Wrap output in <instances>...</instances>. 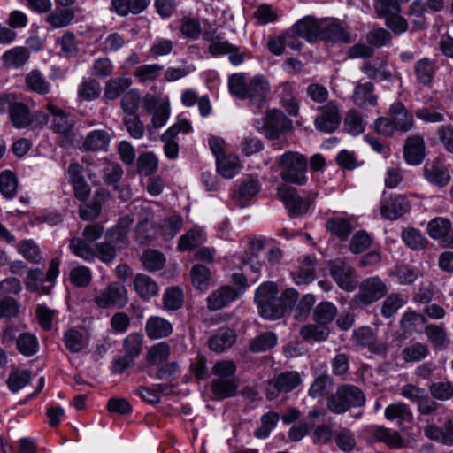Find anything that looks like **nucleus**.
Returning <instances> with one entry per match:
<instances>
[{"mask_svg": "<svg viewBox=\"0 0 453 453\" xmlns=\"http://www.w3.org/2000/svg\"><path fill=\"white\" fill-rule=\"evenodd\" d=\"M320 115L314 121L315 127L324 133H333L341 123V115L338 105L330 101L324 106L319 108Z\"/></svg>", "mask_w": 453, "mask_h": 453, "instance_id": "obj_10", "label": "nucleus"}, {"mask_svg": "<svg viewBox=\"0 0 453 453\" xmlns=\"http://www.w3.org/2000/svg\"><path fill=\"white\" fill-rule=\"evenodd\" d=\"M320 25L321 20L306 16L293 26V31L298 37H302L309 42H314L319 39Z\"/></svg>", "mask_w": 453, "mask_h": 453, "instance_id": "obj_21", "label": "nucleus"}, {"mask_svg": "<svg viewBox=\"0 0 453 453\" xmlns=\"http://www.w3.org/2000/svg\"><path fill=\"white\" fill-rule=\"evenodd\" d=\"M302 377L296 371L282 372L267 382L265 388L266 398L270 401L276 399L281 393H289L300 386Z\"/></svg>", "mask_w": 453, "mask_h": 453, "instance_id": "obj_4", "label": "nucleus"}, {"mask_svg": "<svg viewBox=\"0 0 453 453\" xmlns=\"http://www.w3.org/2000/svg\"><path fill=\"white\" fill-rule=\"evenodd\" d=\"M269 91L270 85L266 79L262 75H257L248 82L245 99H249L250 104L259 110L265 102Z\"/></svg>", "mask_w": 453, "mask_h": 453, "instance_id": "obj_14", "label": "nucleus"}, {"mask_svg": "<svg viewBox=\"0 0 453 453\" xmlns=\"http://www.w3.org/2000/svg\"><path fill=\"white\" fill-rule=\"evenodd\" d=\"M277 336L273 332L263 333L250 342L249 349L250 351L257 353L269 350L277 343Z\"/></svg>", "mask_w": 453, "mask_h": 453, "instance_id": "obj_45", "label": "nucleus"}, {"mask_svg": "<svg viewBox=\"0 0 453 453\" xmlns=\"http://www.w3.org/2000/svg\"><path fill=\"white\" fill-rule=\"evenodd\" d=\"M372 244V238L365 230L356 232L349 242V251L353 254H360L365 251Z\"/></svg>", "mask_w": 453, "mask_h": 453, "instance_id": "obj_60", "label": "nucleus"}, {"mask_svg": "<svg viewBox=\"0 0 453 453\" xmlns=\"http://www.w3.org/2000/svg\"><path fill=\"white\" fill-rule=\"evenodd\" d=\"M141 260L144 268L150 272L161 270L165 264L164 254L156 250H144Z\"/></svg>", "mask_w": 453, "mask_h": 453, "instance_id": "obj_47", "label": "nucleus"}, {"mask_svg": "<svg viewBox=\"0 0 453 453\" xmlns=\"http://www.w3.org/2000/svg\"><path fill=\"white\" fill-rule=\"evenodd\" d=\"M257 180L247 178L242 180L232 194V199L240 208L246 207L250 201L259 192Z\"/></svg>", "mask_w": 453, "mask_h": 453, "instance_id": "obj_17", "label": "nucleus"}, {"mask_svg": "<svg viewBox=\"0 0 453 453\" xmlns=\"http://www.w3.org/2000/svg\"><path fill=\"white\" fill-rule=\"evenodd\" d=\"M69 247L75 256L86 261H92L96 257V251L84 239L79 237L71 239Z\"/></svg>", "mask_w": 453, "mask_h": 453, "instance_id": "obj_55", "label": "nucleus"}, {"mask_svg": "<svg viewBox=\"0 0 453 453\" xmlns=\"http://www.w3.org/2000/svg\"><path fill=\"white\" fill-rule=\"evenodd\" d=\"M326 229L340 240L345 241L354 229L350 221L342 217L329 219L326 223Z\"/></svg>", "mask_w": 453, "mask_h": 453, "instance_id": "obj_34", "label": "nucleus"}, {"mask_svg": "<svg viewBox=\"0 0 453 453\" xmlns=\"http://www.w3.org/2000/svg\"><path fill=\"white\" fill-rule=\"evenodd\" d=\"M332 386V378L328 374H321L312 382L308 394L312 398L322 397L330 391Z\"/></svg>", "mask_w": 453, "mask_h": 453, "instance_id": "obj_54", "label": "nucleus"}, {"mask_svg": "<svg viewBox=\"0 0 453 453\" xmlns=\"http://www.w3.org/2000/svg\"><path fill=\"white\" fill-rule=\"evenodd\" d=\"M95 303L103 309H121L128 303L127 288L119 282H112L95 297Z\"/></svg>", "mask_w": 453, "mask_h": 453, "instance_id": "obj_6", "label": "nucleus"}, {"mask_svg": "<svg viewBox=\"0 0 453 453\" xmlns=\"http://www.w3.org/2000/svg\"><path fill=\"white\" fill-rule=\"evenodd\" d=\"M451 231V223L446 218H435L427 224V232L431 238L441 240L445 246V239L448 238Z\"/></svg>", "mask_w": 453, "mask_h": 453, "instance_id": "obj_36", "label": "nucleus"}, {"mask_svg": "<svg viewBox=\"0 0 453 453\" xmlns=\"http://www.w3.org/2000/svg\"><path fill=\"white\" fill-rule=\"evenodd\" d=\"M319 40L342 43L352 41L350 34L336 20H321Z\"/></svg>", "mask_w": 453, "mask_h": 453, "instance_id": "obj_16", "label": "nucleus"}, {"mask_svg": "<svg viewBox=\"0 0 453 453\" xmlns=\"http://www.w3.org/2000/svg\"><path fill=\"white\" fill-rule=\"evenodd\" d=\"M337 447L343 452L349 453L357 445L356 438L352 431L348 428H340L334 434Z\"/></svg>", "mask_w": 453, "mask_h": 453, "instance_id": "obj_48", "label": "nucleus"}, {"mask_svg": "<svg viewBox=\"0 0 453 453\" xmlns=\"http://www.w3.org/2000/svg\"><path fill=\"white\" fill-rule=\"evenodd\" d=\"M278 196L288 210L290 216L296 217L305 213L313 199H303L295 188L282 185L278 188Z\"/></svg>", "mask_w": 453, "mask_h": 453, "instance_id": "obj_9", "label": "nucleus"}, {"mask_svg": "<svg viewBox=\"0 0 453 453\" xmlns=\"http://www.w3.org/2000/svg\"><path fill=\"white\" fill-rule=\"evenodd\" d=\"M206 241L204 233L202 230L192 229L181 235L178 247L181 251L194 249Z\"/></svg>", "mask_w": 453, "mask_h": 453, "instance_id": "obj_53", "label": "nucleus"}, {"mask_svg": "<svg viewBox=\"0 0 453 453\" xmlns=\"http://www.w3.org/2000/svg\"><path fill=\"white\" fill-rule=\"evenodd\" d=\"M404 158L412 165H419L425 158V142L421 136L414 135L406 140Z\"/></svg>", "mask_w": 453, "mask_h": 453, "instance_id": "obj_25", "label": "nucleus"}, {"mask_svg": "<svg viewBox=\"0 0 453 453\" xmlns=\"http://www.w3.org/2000/svg\"><path fill=\"white\" fill-rule=\"evenodd\" d=\"M387 293L388 287L380 277H369L359 284L354 302L357 305L366 306L381 299Z\"/></svg>", "mask_w": 453, "mask_h": 453, "instance_id": "obj_5", "label": "nucleus"}, {"mask_svg": "<svg viewBox=\"0 0 453 453\" xmlns=\"http://www.w3.org/2000/svg\"><path fill=\"white\" fill-rule=\"evenodd\" d=\"M134 288L137 295L143 300H149L158 292L157 283L150 276L139 273L134 277Z\"/></svg>", "mask_w": 453, "mask_h": 453, "instance_id": "obj_30", "label": "nucleus"}, {"mask_svg": "<svg viewBox=\"0 0 453 453\" xmlns=\"http://www.w3.org/2000/svg\"><path fill=\"white\" fill-rule=\"evenodd\" d=\"M0 105L8 106L12 123L17 128H24L31 124L32 119L27 105L19 101L11 100L9 96L0 98Z\"/></svg>", "mask_w": 453, "mask_h": 453, "instance_id": "obj_13", "label": "nucleus"}, {"mask_svg": "<svg viewBox=\"0 0 453 453\" xmlns=\"http://www.w3.org/2000/svg\"><path fill=\"white\" fill-rule=\"evenodd\" d=\"M353 338L358 345L368 348L373 354L383 355L387 351V344L382 342H378L373 330L369 326H361L355 330Z\"/></svg>", "mask_w": 453, "mask_h": 453, "instance_id": "obj_18", "label": "nucleus"}, {"mask_svg": "<svg viewBox=\"0 0 453 453\" xmlns=\"http://www.w3.org/2000/svg\"><path fill=\"white\" fill-rule=\"evenodd\" d=\"M316 258L307 256L302 261L301 266L293 273V278L296 284H308L315 278Z\"/></svg>", "mask_w": 453, "mask_h": 453, "instance_id": "obj_33", "label": "nucleus"}, {"mask_svg": "<svg viewBox=\"0 0 453 453\" xmlns=\"http://www.w3.org/2000/svg\"><path fill=\"white\" fill-rule=\"evenodd\" d=\"M365 124L361 114L356 110L349 111L344 119L345 130L353 134L357 135L365 131Z\"/></svg>", "mask_w": 453, "mask_h": 453, "instance_id": "obj_58", "label": "nucleus"}, {"mask_svg": "<svg viewBox=\"0 0 453 453\" xmlns=\"http://www.w3.org/2000/svg\"><path fill=\"white\" fill-rule=\"evenodd\" d=\"M374 86L372 82H358L355 88L352 99L356 105L366 108L377 104V96L373 94Z\"/></svg>", "mask_w": 453, "mask_h": 453, "instance_id": "obj_28", "label": "nucleus"}, {"mask_svg": "<svg viewBox=\"0 0 453 453\" xmlns=\"http://www.w3.org/2000/svg\"><path fill=\"white\" fill-rule=\"evenodd\" d=\"M26 83L29 89L45 95L50 92V85L38 70H33L26 76Z\"/></svg>", "mask_w": 453, "mask_h": 453, "instance_id": "obj_51", "label": "nucleus"}, {"mask_svg": "<svg viewBox=\"0 0 453 453\" xmlns=\"http://www.w3.org/2000/svg\"><path fill=\"white\" fill-rule=\"evenodd\" d=\"M292 121L280 111L271 110L263 119L261 127H257L261 132L271 140L277 139L281 134L289 130Z\"/></svg>", "mask_w": 453, "mask_h": 453, "instance_id": "obj_7", "label": "nucleus"}, {"mask_svg": "<svg viewBox=\"0 0 453 453\" xmlns=\"http://www.w3.org/2000/svg\"><path fill=\"white\" fill-rule=\"evenodd\" d=\"M402 239L413 250H423L427 245V239L416 228L407 227L402 231Z\"/></svg>", "mask_w": 453, "mask_h": 453, "instance_id": "obj_44", "label": "nucleus"}, {"mask_svg": "<svg viewBox=\"0 0 453 453\" xmlns=\"http://www.w3.org/2000/svg\"><path fill=\"white\" fill-rule=\"evenodd\" d=\"M423 173L429 183L439 188L446 187L451 180L447 165L439 157L427 160L423 167Z\"/></svg>", "mask_w": 453, "mask_h": 453, "instance_id": "obj_11", "label": "nucleus"}, {"mask_svg": "<svg viewBox=\"0 0 453 453\" xmlns=\"http://www.w3.org/2000/svg\"><path fill=\"white\" fill-rule=\"evenodd\" d=\"M424 333L434 349L443 350L449 344V338L443 324H426Z\"/></svg>", "mask_w": 453, "mask_h": 453, "instance_id": "obj_27", "label": "nucleus"}, {"mask_svg": "<svg viewBox=\"0 0 453 453\" xmlns=\"http://www.w3.org/2000/svg\"><path fill=\"white\" fill-rule=\"evenodd\" d=\"M385 417L388 420H397L402 423L410 421L412 418V413L406 403H395L386 408Z\"/></svg>", "mask_w": 453, "mask_h": 453, "instance_id": "obj_46", "label": "nucleus"}, {"mask_svg": "<svg viewBox=\"0 0 453 453\" xmlns=\"http://www.w3.org/2000/svg\"><path fill=\"white\" fill-rule=\"evenodd\" d=\"M157 238V229L152 220L145 218L135 226V239L142 245H147Z\"/></svg>", "mask_w": 453, "mask_h": 453, "instance_id": "obj_42", "label": "nucleus"}, {"mask_svg": "<svg viewBox=\"0 0 453 453\" xmlns=\"http://www.w3.org/2000/svg\"><path fill=\"white\" fill-rule=\"evenodd\" d=\"M110 142V135L104 130H94L88 133L82 143L86 150L98 151L106 150Z\"/></svg>", "mask_w": 453, "mask_h": 453, "instance_id": "obj_35", "label": "nucleus"}, {"mask_svg": "<svg viewBox=\"0 0 453 453\" xmlns=\"http://www.w3.org/2000/svg\"><path fill=\"white\" fill-rule=\"evenodd\" d=\"M365 400V395L359 388L351 384H343L327 398L326 406L331 412L342 414L350 408L364 406Z\"/></svg>", "mask_w": 453, "mask_h": 453, "instance_id": "obj_2", "label": "nucleus"}, {"mask_svg": "<svg viewBox=\"0 0 453 453\" xmlns=\"http://www.w3.org/2000/svg\"><path fill=\"white\" fill-rule=\"evenodd\" d=\"M239 167V158L235 155H223L217 159V171L224 178H233Z\"/></svg>", "mask_w": 453, "mask_h": 453, "instance_id": "obj_43", "label": "nucleus"}, {"mask_svg": "<svg viewBox=\"0 0 453 453\" xmlns=\"http://www.w3.org/2000/svg\"><path fill=\"white\" fill-rule=\"evenodd\" d=\"M391 117L397 131L406 133L414 127V119L411 113L400 102L394 103L389 109Z\"/></svg>", "mask_w": 453, "mask_h": 453, "instance_id": "obj_24", "label": "nucleus"}, {"mask_svg": "<svg viewBox=\"0 0 453 453\" xmlns=\"http://www.w3.org/2000/svg\"><path fill=\"white\" fill-rule=\"evenodd\" d=\"M239 296V291L231 286H223L213 291L207 297V308L218 311L234 301Z\"/></svg>", "mask_w": 453, "mask_h": 453, "instance_id": "obj_19", "label": "nucleus"}, {"mask_svg": "<svg viewBox=\"0 0 453 453\" xmlns=\"http://www.w3.org/2000/svg\"><path fill=\"white\" fill-rule=\"evenodd\" d=\"M169 356V345L166 342H159L150 349L147 354V359L150 365H157L168 359Z\"/></svg>", "mask_w": 453, "mask_h": 453, "instance_id": "obj_64", "label": "nucleus"}, {"mask_svg": "<svg viewBox=\"0 0 453 453\" xmlns=\"http://www.w3.org/2000/svg\"><path fill=\"white\" fill-rule=\"evenodd\" d=\"M429 353L426 344L415 342L406 346L402 351V356L405 362H418L425 359Z\"/></svg>", "mask_w": 453, "mask_h": 453, "instance_id": "obj_49", "label": "nucleus"}, {"mask_svg": "<svg viewBox=\"0 0 453 453\" xmlns=\"http://www.w3.org/2000/svg\"><path fill=\"white\" fill-rule=\"evenodd\" d=\"M145 331L149 338L160 339L170 335L173 332V326L167 319L154 316L147 320Z\"/></svg>", "mask_w": 453, "mask_h": 453, "instance_id": "obj_29", "label": "nucleus"}, {"mask_svg": "<svg viewBox=\"0 0 453 453\" xmlns=\"http://www.w3.org/2000/svg\"><path fill=\"white\" fill-rule=\"evenodd\" d=\"M110 194L107 190L100 188L96 190L91 203L81 205L79 215L81 219L90 221L96 219L102 211V206L109 199Z\"/></svg>", "mask_w": 453, "mask_h": 453, "instance_id": "obj_20", "label": "nucleus"}, {"mask_svg": "<svg viewBox=\"0 0 453 453\" xmlns=\"http://www.w3.org/2000/svg\"><path fill=\"white\" fill-rule=\"evenodd\" d=\"M158 161L151 152L141 154L137 159V170L143 175H151L157 170Z\"/></svg>", "mask_w": 453, "mask_h": 453, "instance_id": "obj_61", "label": "nucleus"}, {"mask_svg": "<svg viewBox=\"0 0 453 453\" xmlns=\"http://www.w3.org/2000/svg\"><path fill=\"white\" fill-rule=\"evenodd\" d=\"M19 351L27 357L34 356L38 350L37 338L29 333L20 334L16 342Z\"/></svg>", "mask_w": 453, "mask_h": 453, "instance_id": "obj_56", "label": "nucleus"}, {"mask_svg": "<svg viewBox=\"0 0 453 453\" xmlns=\"http://www.w3.org/2000/svg\"><path fill=\"white\" fill-rule=\"evenodd\" d=\"M2 58L6 67L19 68L28 60L29 51L25 47H16L4 52Z\"/></svg>", "mask_w": 453, "mask_h": 453, "instance_id": "obj_40", "label": "nucleus"}, {"mask_svg": "<svg viewBox=\"0 0 453 453\" xmlns=\"http://www.w3.org/2000/svg\"><path fill=\"white\" fill-rule=\"evenodd\" d=\"M144 109L152 114L151 123L153 127L160 128L167 121L170 116V104L168 101H164L157 96L147 94L143 97Z\"/></svg>", "mask_w": 453, "mask_h": 453, "instance_id": "obj_12", "label": "nucleus"}, {"mask_svg": "<svg viewBox=\"0 0 453 453\" xmlns=\"http://www.w3.org/2000/svg\"><path fill=\"white\" fill-rule=\"evenodd\" d=\"M438 66L434 60L425 58L418 60L414 65V73L418 84L430 86L433 82Z\"/></svg>", "mask_w": 453, "mask_h": 453, "instance_id": "obj_26", "label": "nucleus"}, {"mask_svg": "<svg viewBox=\"0 0 453 453\" xmlns=\"http://www.w3.org/2000/svg\"><path fill=\"white\" fill-rule=\"evenodd\" d=\"M297 298L298 293L294 288H287L279 296L277 285L271 281L262 284L255 294L259 314L273 320L280 319L290 311Z\"/></svg>", "mask_w": 453, "mask_h": 453, "instance_id": "obj_1", "label": "nucleus"}, {"mask_svg": "<svg viewBox=\"0 0 453 453\" xmlns=\"http://www.w3.org/2000/svg\"><path fill=\"white\" fill-rule=\"evenodd\" d=\"M150 3V0H111L112 7L121 16H127L128 13L139 14Z\"/></svg>", "mask_w": 453, "mask_h": 453, "instance_id": "obj_32", "label": "nucleus"}, {"mask_svg": "<svg viewBox=\"0 0 453 453\" xmlns=\"http://www.w3.org/2000/svg\"><path fill=\"white\" fill-rule=\"evenodd\" d=\"M371 435L374 440L382 441L390 448H401L403 446V440L399 434L392 432L384 426L374 427L371 432Z\"/></svg>", "mask_w": 453, "mask_h": 453, "instance_id": "obj_41", "label": "nucleus"}, {"mask_svg": "<svg viewBox=\"0 0 453 453\" xmlns=\"http://www.w3.org/2000/svg\"><path fill=\"white\" fill-rule=\"evenodd\" d=\"M329 271L338 287L346 291H353L357 287L355 269L343 259L329 263Z\"/></svg>", "mask_w": 453, "mask_h": 453, "instance_id": "obj_8", "label": "nucleus"}, {"mask_svg": "<svg viewBox=\"0 0 453 453\" xmlns=\"http://www.w3.org/2000/svg\"><path fill=\"white\" fill-rule=\"evenodd\" d=\"M190 278L195 288L200 290L207 289L210 280V271L203 265H195L190 271Z\"/></svg>", "mask_w": 453, "mask_h": 453, "instance_id": "obj_59", "label": "nucleus"}, {"mask_svg": "<svg viewBox=\"0 0 453 453\" xmlns=\"http://www.w3.org/2000/svg\"><path fill=\"white\" fill-rule=\"evenodd\" d=\"M299 334L303 340L309 342V341H314V342H324L326 341L329 334L330 330L328 326L320 325V324H308L303 326L300 330Z\"/></svg>", "mask_w": 453, "mask_h": 453, "instance_id": "obj_38", "label": "nucleus"}, {"mask_svg": "<svg viewBox=\"0 0 453 453\" xmlns=\"http://www.w3.org/2000/svg\"><path fill=\"white\" fill-rule=\"evenodd\" d=\"M336 306L330 302L319 303L313 311V319L316 323L327 326L337 315Z\"/></svg>", "mask_w": 453, "mask_h": 453, "instance_id": "obj_39", "label": "nucleus"}, {"mask_svg": "<svg viewBox=\"0 0 453 453\" xmlns=\"http://www.w3.org/2000/svg\"><path fill=\"white\" fill-rule=\"evenodd\" d=\"M18 188V180L15 174L11 171H4L0 173V192L7 198L15 196Z\"/></svg>", "mask_w": 453, "mask_h": 453, "instance_id": "obj_52", "label": "nucleus"}, {"mask_svg": "<svg viewBox=\"0 0 453 453\" xmlns=\"http://www.w3.org/2000/svg\"><path fill=\"white\" fill-rule=\"evenodd\" d=\"M428 389L436 400L445 402L453 398V384L447 380L431 383Z\"/></svg>", "mask_w": 453, "mask_h": 453, "instance_id": "obj_50", "label": "nucleus"}, {"mask_svg": "<svg viewBox=\"0 0 453 453\" xmlns=\"http://www.w3.org/2000/svg\"><path fill=\"white\" fill-rule=\"evenodd\" d=\"M238 388L236 379H214L211 381V390L215 399L223 400L234 396Z\"/></svg>", "mask_w": 453, "mask_h": 453, "instance_id": "obj_31", "label": "nucleus"}, {"mask_svg": "<svg viewBox=\"0 0 453 453\" xmlns=\"http://www.w3.org/2000/svg\"><path fill=\"white\" fill-rule=\"evenodd\" d=\"M100 83L91 78L83 80L78 88L79 97L86 101H90L97 98L100 96Z\"/></svg>", "mask_w": 453, "mask_h": 453, "instance_id": "obj_57", "label": "nucleus"}, {"mask_svg": "<svg viewBox=\"0 0 453 453\" xmlns=\"http://www.w3.org/2000/svg\"><path fill=\"white\" fill-rule=\"evenodd\" d=\"M131 84L130 78L117 77L110 79L105 84L104 96L107 100H114L127 90Z\"/></svg>", "mask_w": 453, "mask_h": 453, "instance_id": "obj_37", "label": "nucleus"}, {"mask_svg": "<svg viewBox=\"0 0 453 453\" xmlns=\"http://www.w3.org/2000/svg\"><path fill=\"white\" fill-rule=\"evenodd\" d=\"M19 252L29 262L38 264L41 261L39 247L32 240H24L18 244Z\"/></svg>", "mask_w": 453, "mask_h": 453, "instance_id": "obj_63", "label": "nucleus"}, {"mask_svg": "<svg viewBox=\"0 0 453 453\" xmlns=\"http://www.w3.org/2000/svg\"><path fill=\"white\" fill-rule=\"evenodd\" d=\"M237 335L235 332L229 327H221L212 334L208 345L211 350L220 353L230 349L236 342Z\"/></svg>", "mask_w": 453, "mask_h": 453, "instance_id": "obj_23", "label": "nucleus"}, {"mask_svg": "<svg viewBox=\"0 0 453 453\" xmlns=\"http://www.w3.org/2000/svg\"><path fill=\"white\" fill-rule=\"evenodd\" d=\"M47 110L52 117L51 128L58 134L69 138L73 134L74 119L60 108L49 104Z\"/></svg>", "mask_w": 453, "mask_h": 453, "instance_id": "obj_15", "label": "nucleus"}, {"mask_svg": "<svg viewBox=\"0 0 453 453\" xmlns=\"http://www.w3.org/2000/svg\"><path fill=\"white\" fill-rule=\"evenodd\" d=\"M409 210V202L403 196H395L382 202L380 213L387 219L395 220Z\"/></svg>", "mask_w": 453, "mask_h": 453, "instance_id": "obj_22", "label": "nucleus"}, {"mask_svg": "<svg viewBox=\"0 0 453 453\" xmlns=\"http://www.w3.org/2000/svg\"><path fill=\"white\" fill-rule=\"evenodd\" d=\"M281 179L288 183L303 185L307 180V159L295 151H287L277 160Z\"/></svg>", "mask_w": 453, "mask_h": 453, "instance_id": "obj_3", "label": "nucleus"}, {"mask_svg": "<svg viewBox=\"0 0 453 453\" xmlns=\"http://www.w3.org/2000/svg\"><path fill=\"white\" fill-rule=\"evenodd\" d=\"M404 304L403 297L400 294L388 295L381 305V315L389 319Z\"/></svg>", "mask_w": 453, "mask_h": 453, "instance_id": "obj_62", "label": "nucleus"}]
</instances>
